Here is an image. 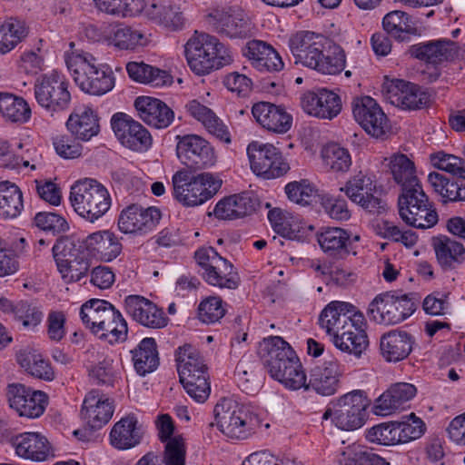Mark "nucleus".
Here are the masks:
<instances>
[{"mask_svg":"<svg viewBox=\"0 0 465 465\" xmlns=\"http://www.w3.org/2000/svg\"><path fill=\"white\" fill-rule=\"evenodd\" d=\"M260 354L270 376L290 390L305 386L306 374L292 346L280 336L264 338Z\"/></svg>","mask_w":465,"mask_h":465,"instance_id":"obj_1","label":"nucleus"},{"mask_svg":"<svg viewBox=\"0 0 465 465\" xmlns=\"http://www.w3.org/2000/svg\"><path fill=\"white\" fill-rule=\"evenodd\" d=\"M66 66L76 85L91 95H103L114 86V76L111 68L96 63L89 53H65Z\"/></svg>","mask_w":465,"mask_h":465,"instance_id":"obj_2","label":"nucleus"},{"mask_svg":"<svg viewBox=\"0 0 465 465\" xmlns=\"http://www.w3.org/2000/svg\"><path fill=\"white\" fill-rule=\"evenodd\" d=\"M184 53L189 67L198 75L210 74L232 61L230 51L218 38L197 31L185 44Z\"/></svg>","mask_w":465,"mask_h":465,"instance_id":"obj_3","label":"nucleus"},{"mask_svg":"<svg viewBox=\"0 0 465 465\" xmlns=\"http://www.w3.org/2000/svg\"><path fill=\"white\" fill-rule=\"evenodd\" d=\"M213 416L219 430L235 440H247L261 425L256 413L231 398H222L217 401Z\"/></svg>","mask_w":465,"mask_h":465,"instance_id":"obj_4","label":"nucleus"},{"mask_svg":"<svg viewBox=\"0 0 465 465\" xmlns=\"http://www.w3.org/2000/svg\"><path fill=\"white\" fill-rule=\"evenodd\" d=\"M175 361L180 381L186 392L197 402H204L211 391L207 366L199 351L190 344L179 347Z\"/></svg>","mask_w":465,"mask_h":465,"instance_id":"obj_5","label":"nucleus"},{"mask_svg":"<svg viewBox=\"0 0 465 465\" xmlns=\"http://www.w3.org/2000/svg\"><path fill=\"white\" fill-rule=\"evenodd\" d=\"M172 183L176 200L186 206H197L213 198L223 182L211 173L192 176L187 170H180L173 174Z\"/></svg>","mask_w":465,"mask_h":465,"instance_id":"obj_6","label":"nucleus"},{"mask_svg":"<svg viewBox=\"0 0 465 465\" xmlns=\"http://www.w3.org/2000/svg\"><path fill=\"white\" fill-rule=\"evenodd\" d=\"M70 202L74 211L91 223L104 216L111 206L107 189L90 178L78 181L71 187Z\"/></svg>","mask_w":465,"mask_h":465,"instance_id":"obj_7","label":"nucleus"},{"mask_svg":"<svg viewBox=\"0 0 465 465\" xmlns=\"http://www.w3.org/2000/svg\"><path fill=\"white\" fill-rule=\"evenodd\" d=\"M398 209L401 219L417 229L431 228L439 220L436 208L420 183L401 192L398 198Z\"/></svg>","mask_w":465,"mask_h":465,"instance_id":"obj_8","label":"nucleus"},{"mask_svg":"<svg viewBox=\"0 0 465 465\" xmlns=\"http://www.w3.org/2000/svg\"><path fill=\"white\" fill-rule=\"evenodd\" d=\"M417 309L413 293L397 295L394 292H384L377 295L370 303L368 315L376 323L398 324Z\"/></svg>","mask_w":465,"mask_h":465,"instance_id":"obj_9","label":"nucleus"},{"mask_svg":"<svg viewBox=\"0 0 465 465\" xmlns=\"http://www.w3.org/2000/svg\"><path fill=\"white\" fill-rule=\"evenodd\" d=\"M35 97L41 107L52 114L64 111L71 101L68 83L55 72L42 75L35 84Z\"/></svg>","mask_w":465,"mask_h":465,"instance_id":"obj_10","label":"nucleus"},{"mask_svg":"<svg viewBox=\"0 0 465 465\" xmlns=\"http://www.w3.org/2000/svg\"><path fill=\"white\" fill-rule=\"evenodd\" d=\"M176 154L190 169L202 170L213 166L216 155L208 141L197 134L177 135Z\"/></svg>","mask_w":465,"mask_h":465,"instance_id":"obj_11","label":"nucleus"},{"mask_svg":"<svg viewBox=\"0 0 465 465\" xmlns=\"http://www.w3.org/2000/svg\"><path fill=\"white\" fill-rule=\"evenodd\" d=\"M247 154L253 173L265 179L282 176L289 170L281 151L272 144L252 142L247 147Z\"/></svg>","mask_w":465,"mask_h":465,"instance_id":"obj_12","label":"nucleus"},{"mask_svg":"<svg viewBox=\"0 0 465 465\" xmlns=\"http://www.w3.org/2000/svg\"><path fill=\"white\" fill-rule=\"evenodd\" d=\"M6 397L9 406L19 416L28 419L40 417L48 404V396L42 391H35L21 383L7 386Z\"/></svg>","mask_w":465,"mask_h":465,"instance_id":"obj_13","label":"nucleus"},{"mask_svg":"<svg viewBox=\"0 0 465 465\" xmlns=\"http://www.w3.org/2000/svg\"><path fill=\"white\" fill-rule=\"evenodd\" d=\"M367 397L361 391H353L341 397L334 405V424L341 430H353L364 423Z\"/></svg>","mask_w":465,"mask_h":465,"instance_id":"obj_14","label":"nucleus"},{"mask_svg":"<svg viewBox=\"0 0 465 465\" xmlns=\"http://www.w3.org/2000/svg\"><path fill=\"white\" fill-rule=\"evenodd\" d=\"M327 39L312 31H299L288 39V47L294 63L312 69L318 59L322 57Z\"/></svg>","mask_w":465,"mask_h":465,"instance_id":"obj_15","label":"nucleus"},{"mask_svg":"<svg viewBox=\"0 0 465 465\" xmlns=\"http://www.w3.org/2000/svg\"><path fill=\"white\" fill-rule=\"evenodd\" d=\"M352 113L361 126L375 138H383L390 131L386 114L371 96L356 98L352 103Z\"/></svg>","mask_w":465,"mask_h":465,"instance_id":"obj_16","label":"nucleus"},{"mask_svg":"<svg viewBox=\"0 0 465 465\" xmlns=\"http://www.w3.org/2000/svg\"><path fill=\"white\" fill-rule=\"evenodd\" d=\"M207 27L221 36L243 39L251 36L252 25L242 14L213 9L204 18Z\"/></svg>","mask_w":465,"mask_h":465,"instance_id":"obj_17","label":"nucleus"},{"mask_svg":"<svg viewBox=\"0 0 465 465\" xmlns=\"http://www.w3.org/2000/svg\"><path fill=\"white\" fill-rule=\"evenodd\" d=\"M341 191L369 213H379L382 208L381 199L375 195L377 185L371 174L358 173L341 188Z\"/></svg>","mask_w":465,"mask_h":465,"instance_id":"obj_18","label":"nucleus"},{"mask_svg":"<svg viewBox=\"0 0 465 465\" xmlns=\"http://www.w3.org/2000/svg\"><path fill=\"white\" fill-rule=\"evenodd\" d=\"M111 122L115 135L124 146L134 151H143L151 145L149 132L128 114L117 113Z\"/></svg>","mask_w":465,"mask_h":465,"instance_id":"obj_19","label":"nucleus"},{"mask_svg":"<svg viewBox=\"0 0 465 465\" xmlns=\"http://www.w3.org/2000/svg\"><path fill=\"white\" fill-rule=\"evenodd\" d=\"M359 313L355 306L349 302L332 301L321 312L318 323L333 342Z\"/></svg>","mask_w":465,"mask_h":465,"instance_id":"obj_20","label":"nucleus"},{"mask_svg":"<svg viewBox=\"0 0 465 465\" xmlns=\"http://www.w3.org/2000/svg\"><path fill=\"white\" fill-rule=\"evenodd\" d=\"M161 217V212L156 207L143 208L131 204L121 212L118 227L124 233H146L159 223Z\"/></svg>","mask_w":465,"mask_h":465,"instance_id":"obj_21","label":"nucleus"},{"mask_svg":"<svg viewBox=\"0 0 465 465\" xmlns=\"http://www.w3.org/2000/svg\"><path fill=\"white\" fill-rule=\"evenodd\" d=\"M124 311L134 321L147 328L162 329L168 322L164 312L141 295L127 296L124 299Z\"/></svg>","mask_w":465,"mask_h":465,"instance_id":"obj_22","label":"nucleus"},{"mask_svg":"<svg viewBox=\"0 0 465 465\" xmlns=\"http://www.w3.org/2000/svg\"><path fill=\"white\" fill-rule=\"evenodd\" d=\"M301 104L308 114L322 119L331 120L336 117L341 110L340 96L327 89H321L317 93L304 94Z\"/></svg>","mask_w":465,"mask_h":465,"instance_id":"obj_23","label":"nucleus"},{"mask_svg":"<svg viewBox=\"0 0 465 465\" xmlns=\"http://www.w3.org/2000/svg\"><path fill=\"white\" fill-rule=\"evenodd\" d=\"M342 374L341 366L336 360L324 361L322 365L315 366L310 375L309 382L305 381L306 390L312 388L318 394L331 396L340 388V378Z\"/></svg>","mask_w":465,"mask_h":465,"instance_id":"obj_24","label":"nucleus"},{"mask_svg":"<svg viewBox=\"0 0 465 465\" xmlns=\"http://www.w3.org/2000/svg\"><path fill=\"white\" fill-rule=\"evenodd\" d=\"M364 327L365 318L362 313H359L332 343L340 351L360 358L369 346Z\"/></svg>","mask_w":465,"mask_h":465,"instance_id":"obj_25","label":"nucleus"},{"mask_svg":"<svg viewBox=\"0 0 465 465\" xmlns=\"http://www.w3.org/2000/svg\"><path fill=\"white\" fill-rule=\"evenodd\" d=\"M252 114L256 122L270 132L284 134L292 127V117L281 105L259 102L253 104Z\"/></svg>","mask_w":465,"mask_h":465,"instance_id":"obj_26","label":"nucleus"},{"mask_svg":"<svg viewBox=\"0 0 465 465\" xmlns=\"http://www.w3.org/2000/svg\"><path fill=\"white\" fill-rule=\"evenodd\" d=\"M139 118L157 128L168 127L174 118L173 111L163 101L150 96H139L134 101Z\"/></svg>","mask_w":465,"mask_h":465,"instance_id":"obj_27","label":"nucleus"},{"mask_svg":"<svg viewBox=\"0 0 465 465\" xmlns=\"http://www.w3.org/2000/svg\"><path fill=\"white\" fill-rule=\"evenodd\" d=\"M15 453L26 460L44 461L54 456L47 439L38 432H24L12 437Z\"/></svg>","mask_w":465,"mask_h":465,"instance_id":"obj_28","label":"nucleus"},{"mask_svg":"<svg viewBox=\"0 0 465 465\" xmlns=\"http://www.w3.org/2000/svg\"><path fill=\"white\" fill-rule=\"evenodd\" d=\"M114 414L113 401L99 391L93 390L84 400L81 415L93 430L102 428Z\"/></svg>","mask_w":465,"mask_h":465,"instance_id":"obj_29","label":"nucleus"},{"mask_svg":"<svg viewBox=\"0 0 465 465\" xmlns=\"http://www.w3.org/2000/svg\"><path fill=\"white\" fill-rule=\"evenodd\" d=\"M391 104L403 109L417 110L427 106L430 95L417 84L397 79L389 87Z\"/></svg>","mask_w":465,"mask_h":465,"instance_id":"obj_30","label":"nucleus"},{"mask_svg":"<svg viewBox=\"0 0 465 465\" xmlns=\"http://www.w3.org/2000/svg\"><path fill=\"white\" fill-rule=\"evenodd\" d=\"M317 241L326 254L343 257L352 251L353 243L360 241V235L352 236L340 227H327L317 233Z\"/></svg>","mask_w":465,"mask_h":465,"instance_id":"obj_31","label":"nucleus"},{"mask_svg":"<svg viewBox=\"0 0 465 465\" xmlns=\"http://www.w3.org/2000/svg\"><path fill=\"white\" fill-rule=\"evenodd\" d=\"M66 128L75 139L87 142L100 132L99 117L92 108L79 106L69 115Z\"/></svg>","mask_w":465,"mask_h":465,"instance_id":"obj_32","label":"nucleus"},{"mask_svg":"<svg viewBox=\"0 0 465 465\" xmlns=\"http://www.w3.org/2000/svg\"><path fill=\"white\" fill-rule=\"evenodd\" d=\"M417 390L414 385L407 382H399L391 386L376 401L374 413L379 416H388L410 401Z\"/></svg>","mask_w":465,"mask_h":465,"instance_id":"obj_33","label":"nucleus"},{"mask_svg":"<svg viewBox=\"0 0 465 465\" xmlns=\"http://www.w3.org/2000/svg\"><path fill=\"white\" fill-rule=\"evenodd\" d=\"M244 55L251 61L252 65L261 72H279L284 66L278 52L262 41L249 42Z\"/></svg>","mask_w":465,"mask_h":465,"instance_id":"obj_34","label":"nucleus"},{"mask_svg":"<svg viewBox=\"0 0 465 465\" xmlns=\"http://www.w3.org/2000/svg\"><path fill=\"white\" fill-rule=\"evenodd\" d=\"M414 342V337L406 331H390L381 337V355L387 361H402L411 352Z\"/></svg>","mask_w":465,"mask_h":465,"instance_id":"obj_35","label":"nucleus"},{"mask_svg":"<svg viewBox=\"0 0 465 465\" xmlns=\"http://www.w3.org/2000/svg\"><path fill=\"white\" fill-rule=\"evenodd\" d=\"M143 432L134 415L117 421L110 432V443L118 450H129L140 444Z\"/></svg>","mask_w":465,"mask_h":465,"instance_id":"obj_36","label":"nucleus"},{"mask_svg":"<svg viewBox=\"0 0 465 465\" xmlns=\"http://www.w3.org/2000/svg\"><path fill=\"white\" fill-rule=\"evenodd\" d=\"M90 253L104 262L115 259L122 251V244L110 231H99L89 234L84 241Z\"/></svg>","mask_w":465,"mask_h":465,"instance_id":"obj_37","label":"nucleus"},{"mask_svg":"<svg viewBox=\"0 0 465 465\" xmlns=\"http://www.w3.org/2000/svg\"><path fill=\"white\" fill-rule=\"evenodd\" d=\"M436 258L444 271L453 270L465 260V248L462 243L445 235L432 239Z\"/></svg>","mask_w":465,"mask_h":465,"instance_id":"obj_38","label":"nucleus"},{"mask_svg":"<svg viewBox=\"0 0 465 465\" xmlns=\"http://www.w3.org/2000/svg\"><path fill=\"white\" fill-rule=\"evenodd\" d=\"M410 54L428 64H437L452 59L455 55L454 43L450 40H437L413 45Z\"/></svg>","mask_w":465,"mask_h":465,"instance_id":"obj_39","label":"nucleus"},{"mask_svg":"<svg viewBox=\"0 0 465 465\" xmlns=\"http://www.w3.org/2000/svg\"><path fill=\"white\" fill-rule=\"evenodd\" d=\"M144 12L150 20L168 28L178 29L183 25L180 6L172 0H154Z\"/></svg>","mask_w":465,"mask_h":465,"instance_id":"obj_40","label":"nucleus"},{"mask_svg":"<svg viewBox=\"0 0 465 465\" xmlns=\"http://www.w3.org/2000/svg\"><path fill=\"white\" fill-rule=\"evenodd\" d=\"M255 210V201L247 193L234 194L219 201L213 215L220 220H232L251 214Z\"/></svg>","mask_w":465,"mask_h":465,"instance_id":"obj_41","label":"nucleus"},{"mask_svg":"<svg viewBox=\"0 0 465 465\" xmlns=\"http://www.w3.org/2000/svg\"><path fill=\"white\" fill-rule=\"evenodd\" d=\"M117 311L105 300L91 299L81 306L80 318L85 327L94 333L95 329L115 315Z\"/></svg>","mask_w":465,"mask_h":465,"instance_id":"obj_42","label":"nucleus"},{"mask_svg":"<svg viewBox=\"0 0 465 465\" xmlns=\"http://www.w3.org/2000/svg\"><path fill=\"white\" fill-rule=\"evenodd\" d=\"M23 209V193L19 187L9 181L0 182V218H16Z\"/></svg>","mask_w":465,"mask_h":465,"instance_id":"obj_43","label":"nucleus"},{"mask_svg":"<svg viewBox=\"0 0 465 465\" xmlns=\"http://www.w3.org/2000/svg\"><path fill=\"white\" fill-rule=\"evenodd\" d=\"M132 353L134 369L141 376L153 371L159 365L156 342L153 338L143 339Z\"/></svg>","mask_w":465,"mask_h":465,"instance_id":"obj_44","label":"nucleus"},{"mask_svg":"<svg viewBox=\"0 0 465 465\" xmlns=\"http://www.w3.org/2000/svg\"><path fill=\"white\" fill-rule=\"evenodd\" d=\"M18 364L35 378L52 381L54 372L48 361L34 350H23L16 355Z\"/></svg>","mask_w":465,"mask_h":465,"instance_id":"obj_45","label":"nucleus"},{"mask_svg":"<svg viewBox=\"0 0 465 465\" xmlns=\"http://www.w3.org/2000/svg\"><path fill=\"white\" fill-rule=\"evenodd\" d=\"M0 113L12 123L24 124L31 118V108L21 96L9 93H0Z\"/></svg>","mask_w":465,"mask_h":465,"instance_id":"obj_46","label":"nucleus"},{"mask_svg":"<svg viewBox=\"0 0 465 465\" xmlns=\"http://www.w3.org/2000/svg\"><path fill=\"white\" fill-rule=\"evenodd\" d=\"M126 70L130 78L139 83L163 86L172 82L171 76L166 71L143 62H129L126 64Z\"/></svg>","mask_w":465,"mask_h":465,"instance_id":"obj_47","label":"nucleus"},{"mask_svg":"<svg viewBox=\"0 0 465 465\" xmlns=\"http://www.w3.org/2000/svg\"><path fill=\"white\" fill-rule=\"evenodd\" d=\"M390 170L401 192L420 184L415 174L414 163L405 154H394L390 159Z\"/></svg>","mask_w":465,"mask_h":465,"instance_id":"obj_48","label":"nucleus"},{"mask_svg":"<svg viewBox=\"0 0 465 465\" xmlns=\"http://www.w3.org/2000/svg\"><path fill=\"white\" fill-rule=\"evenodd\" d=\"M111 43L120 50H134L147 45V36L140 30L119 25L113 30Z\"/></svg>","mask_w":465,"mask_h":465,"instance_id":"obj_49","label":"nucleus"},{"mask_svg":"<svg viewBox=\"0 0 465 465\" xmlns=\"http://www.w3.org/2000/svg\"><path fill=\"white\" fill-rule=\"evenodd\" d=\"M26 35L25 22L11 18L3 24L0 26V55L13 50Z\"/></svg>","mask_w":465,"mask_h":465,"instance_id":"obj_50","label":"nucleus"},{"mask_svg":"<svg viewBox=\"0 0 465 465\" xmlns=\"http://www.w3.org/2000/svg\"><path fill=\"white\" fill-rule=\"evenodd\" d=\"M95 7L107 15L134 16L143 7V0H93Z\"/></svg>","mask_w":465,"mask_h":465,"instance_id":"obj_51","label":"nucleus"},{"mask_svg":"<svg viewBox=\"0 0 465 465\" xmlns=\"http://www.w3.org/2000/svg\"><path fill=\"white\" fill-rule=\"evenodd\" d=\"M323 164L335 173H345L351 164L348 150L337 143H329L322 151Z\"/></svg>","mask_w":465,"mask_h":465,"instance_id":"obj_52","label":"nucleus"},{"mask_svg":"<svg viewBox=\"0 0 465 465\" xmlns=\"http://www.w3.org/2000/svg\"><path fill=\"white\" fill-rule=\"evenodd\" d=\"M387 34L399 41H405L407 35L414 34L416 29L409 25V16L402 11H393L387 14L382 21Z\"/></svg>","mask_w":465,"mask_h":465,"instance_id":"obj_53","label":"nucleus"},{"mask_svg":"<svg viewBox=\"0 0 465 465\" xmlns=\"http://www.w3.org/2000/svg\"><path fill=\"white\" fill-rule=\"evenodd\" d=\"M128 332L127 322L121 312L117 311L115 315L109 318L98 329H95L94 335L100 339L108 340L110 343L123 341L126 339Z\"/></svg>","mask_w":465,"mask_h":465,"instance_id":"obj_54","label":"nucleus"},{"mask_svg":"<svg viewBox=\"0 0 465 465\" xmlns=\"http://www.w3.org/2000/svg\"><path fill=\"white\" fill-rule=\"evenodd\" d=\"M345 63L344 50L340 45H333L327 53L325 50L322 52V57L318 59L312 69L324 74H337L344 69Z\"/></svg>","mask_w":465,"mask_h":465,"instance_id":"obj_55","label":"nucleus"},{"mask_svg":"<svg viewBox=\"0 0 465 465\" xmlns=\"http://www.w3.org/2000/svg\"><path fill=\"white\" fill-rule=\"evenodd\" d=\"M221 270L210 267L203 272L204 280L211 285L220 288L235 289L238 286L236 273L232 272V265L224 259V267Z\"/></svg>","mask_w":465,"mask_h":465,"instance_id":"obj_56","label":"nucleus"},{"mask_svg":"<svg viewBox=\"0 0 465 465\" xmlns=\"http://www.w3.org/2000/svg\"><path fill=\"white\" fill-rule=\"evenodd\" d=\"M366 438L369 441L381 445L401 444L396 421L381 423L368 430Z\"/></svg>","mask_w":465,"mask_h":465,"instance_id":"obj_57","label":"nucleus"},{"mask_svg":"<svg viewBox=\"0 0 465 465\" xmlns=\"http://www.w3.org/2000/svg\"><path fill=\"white\" fill-rule=\"evenodd\" d=\"M430 161L436 168L465 179V160L453 154L438 152L431 154Z\"/></svg>","mask_w":465,"mask_h":465,"instance_id":"obj_58","label":"nucleus"},{"mask_svg":"<svg viewBox=\"0 0 465 465\" xmlns=\"http://www.w3.org/2000/svg\"><path fill=\"white\" fill-rule=\"evenodd\" d=\"M285 193L292 202L308 205L316 193V189L308 180L294 181L285 186Z\"/></svg>","mask_w":465,"mask_h":465,"instance_id":"obj_59","label":"nucleus"},{"mask_svg":"<svg viewBox=\"0 0 465 465\" xmlns=\"http://www.w3.org/2000/svg\"><path fill=\"white\" fill-rule=\"evenodd\" d=\"M34 224L54 235L66 232L69 229L68 223L62 216L49 212L37 213L34 218Z\"/></svg>","mask_w":465,"mask_h":465,"instance_id":"obj_60","label":"nucleus"},{"mask_svg":"<svg viewBox=\"0 0 465 465\" xmlns=\"http://www.w3.org/2000/svg\"><path fill=\"white\" fill-rule=\"evenodd\" d=\"M396 424L401 443L419 439L425 431L424 422L414 413H411L406 420L396 421Z\"/></svg>","mask_w":465,"mask_h":465,"instance_id":"obj_61","label":"nucleus"},{"mask_svg":"<svg viewBox=\"0 0 465 465\" xmlns=\"http://www.w3.org/2000/svg\"><path fill=\"white\" fill-rule=\"evenodd\" d=\"M224 314L225 309L220 297H208L199 304L198 317L204 323H214Z\"/></svg>","mask_w":465,"mask_h":465,"instance_id":"obj_62","label":"nucleus"},{"mask_svg":"<svg viewBox=\"0 0 465 465\" xmlns=\"http://www.w3.org/2000/svg\"><path fill=\"white\" fill-rule=\"evenodd\" d=\"M321 205L330 218L337 221H347L351 217L346 200L328 194L321 197Z\"/></svg>","mask_w":465,"mask_h":465,"instance_id":"obj_63","label":"nucleus"},{"mask_svg":"<svg viewBox=\"0 0 465 465\" xmlns=\"http://www.w3.org/2000/svg\"><path fill=\"white\" fill-rule=\"evenodd\" d=\"M185 445L182 436H174L166 442L163 462L165 465L185 464Z\"/></svg>","mask_w":465,"mask_h":465,"instance_id":"obj_64","label":"nucleus"}]
</instances>
